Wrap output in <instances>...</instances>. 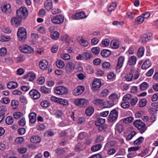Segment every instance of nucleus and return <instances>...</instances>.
<instances>
[{"instance_id":"nucleus-1","label":"nucleus","mask_w":158,"mask_h":158,"mask_svg":"<svg viewBox=\"0 0 158 158\" xmlns=\"http://www.w3.org/2000/svg\"><path fill=\"white\" fill-rule=\"evenodd\" d=\"M133 125L138 129L141 133H143L147 129L145 124L140 119L135 121L133 123Z\"/></svg>"},{"instance_id":"nucleus-2","label":"nucleus","mask_w":158,"mask_h":158,"mask_svg":"<svg viewBox=\"0 0 158 158\" xmlns=\"http://www.w3.org/2000/svg\"><path fill=\"white\" fill-rule=\"evenodd\" d=\"M16 14L18 18L22 19H25L28 15L27 10L25 7H21L16 11Z\"/></svg>"},{"instance_id":"nucleus-3","label":"nucleus","mask_w":158,"mask_h":158,"mask_svg":"<svg viewBox=\"0 0 158 158\" xmlns=\"http://www.w3.org/2000/svg\"><path fill=\"white\" fill-rule=\"evenodd\" d=\"M17 35L19 40H25L27 37L26 29L23 27L19 28L18 30Z\"/></svg>"},{"instance_id":"nucleus-4","label":"nucleus","mask_w":158,"mask_h":158,"mask_svg":"<svg viewBox=\"0 0 158 158\" xmlns=\"http://www.w3.org/2000/svg\"><path fill=\"white\" fill-rule=\"evenodd\" d=\"M54 92L57 94L63 95L67 94L68 90L67 88L65 87L59 86L55 88Z\"/></svg>"},{"instance_id":"nucleus-5","label":"nucleus","mask_w":158,"mask_h":158,"mask_svg":"<svg viewBox=\"0 0 158 158\" xmlns=\"http://www.w3.org/2000/svg\"><path fill=\"white\" fill-rule=\"evenodd\" d=\"M64 17L61 15L54 16L51 18V21L52 23L56 24L62 23L64 22Z\"/></svg>"},{"instance_id":"nucleus-6","label":"nucleus","mask_w":158,"mask_h":158,"mask_svg":"<svg viewBox=\"0 0 158 158\" xmlns=\"http://www.w3.org/2000/svg\"><path fill=\"white\" fill-rule=\"evenodd\" d=\"M19 50L23 53L30 54L33 52V49L27 45H21L19 48Z\"/></svg>"},{"instance_id":"nucleus-7","label":"nucleus","mask_w":158,"mask_h":158,"mask_svg":"<svg viewBox=\"0 0 158 158\" xmlns=\"http://www.w3.org/2000/svg\"><path fill=\"white\" fill-rule=\"evenodd\" d=\"M30 98L33 100L38 99L40 97V93L36 89H32L29 93Z\"/></svg>"},{"instance_id":"nucleus-8","label":"nucleus","mask_w":158,"mask_h":158,"mask_svg":"<svg viewBox=\"0 0 158 158\" xmlns=\"http://www.w3.org/2000/svg\"><path fill=\"white\" fill-rule=\"evenodd\" d=\"M118 115V111L115 109L111 110L109 115L108 120L109 122H113L116 120Z\"/></svg>"},{"instance_id":"nucleus-9","label":"nucleus","mask_w":158,"mask_h":158,"mask_svg":"<svg viewBox=\"0 0 158 158\" xmlns=\"http://www.w3.org/2000/svg\"><path fill=\"white\" fill-rule=\"evenodd\" d=\"M93 103L95 105L102 108H105L108 107L106 102H104L102 99H96L93 101Z\"/></svg>"},{"instance_id":"nucleus-10","label":"nucleus","mask_w":158,"mask_h":158,"mask_svg":"<svg viewBox=\"0 0 158 158\" xmlns=\"http://www.w3.org/2000/svg\"><path fill=\"white\" fill-rule=\"evenodd\" d=\"M101 85V81L98 79H96L94 81L92 84V89L94 91H98Z\"/></svg>"},{"instance_id":"nucleus-11","label":"nucleus","mask_w":158,"mask_h":158,"mask_svg":"<svg viewBox=\"0 0 158 158\" xmlns=\"http://www.w3.org/2000/svg\"><path fill=\"white\" fill-rule=\"evenodd\" d=\"M75 104L78 106H82L87 105L88 101L83 98H77L75 100Z\"/></svg>"},{"instance_id":"nucleus-12","label":"nucleus","mask_w":158,"mask_h":158,"mask_svg":"<svg viewBox=\"0 0 158 158\" xmlns=\"http://www.w3.org/2000/svg\"><path fill=\"white\" fill-rule=\"evenodd\" d=\"M85 90L84 87L80 85L76 87L73 91V94L75 96H78L82 94Z\"/></svg>"},{"instance_id":"nucleus-13","label":"nucleus","mask_w":158,"mask_h":158,"mask_svg":"<svg viewBox=\"0 0 158 158\" xmlns=\"http://www.w3.org/2000/svg\"><path fill=\"white\" fill-rule=\"evenodd\" d=\"M21 20L22 19L19 18L13 17L10 20V22L13 26L17 27L20 25Z\"/></svg>"},{"instance_id":"nucleus-14","label":"nucleus","mask_w":158,"mask_h":158,"mask_svg":"<svg viewBox=\"0 0 158 158\" xmlns=\"http://www.w3.org/2000/svg\"><path fill=\"white\" fill-rule=\"evenodd\" d=\"M86 17L87 16H85V13L84 11L77 13L72 16L73 19L77 20L82 19Z\"/></svg>"},{"instance_id":"nucleus-15","label":"nucleus","mask_w":158,"mask_h":158,"mask_svg":"<svg viewBox=\"0 0 158 158\" xmlns=\"http://www.w3.org/2000/svg\"><path fill=\"white\" fill-rule=\"evenodd\" d=\"M152 38V34L150 33L144 34L141 37V41L143 43H146L151 40Z\"/></svg>"},{"instance_id":"nucleus-16","label":"nucleus","mask_w":158,"mask_h":158,"mask_svg":"<svg viewBox=\"0 0 158 158\" xmlns=\"http://www.w3.org/2000/svg\"><path fill=\"white\" fill-rule=\"evenodd\" d=\"M23 77L24 79H27L29 81H32L34 80L36 77V75L35 73L30 72L25 75Z\"/></svg>"},{"instance_id":"nucleus-17","label":"nucleus","mask_w":158,"mask_h":158,"mask_svg":"<svg viewBox=\"0 0 158 158\" xmlns=\"http://www.w3.org/2000/svg\"><path fill=\"white\" fill-rule=\"evenodd\" d=\"M135 72L134 69H132L128 74H127L125 76L126 80L128 81H130L133 80V73Z\"/></svg>"},{"instance_id":"nucleus-18","label":"nucleus","mask_w":158,"mask_h":158,"mask_svg":"<svg viewBox=\"0 0 158 158\" xmlns=\"http://www.w3.org/2000/svg\"><path fill=\"white\" fill-rule=\"evenodd\" d=\"M1 10L4 13H10L11 11L10 5L9 3L5 4L1 7Z\"/></svg>"},{"instance_id":"nucleus-19","label":"nucleus","mask_w":158,"mask_h":158,"mask_svg":"<svg viewBox=\"0 0 158 158\" xmlns=\"http://www.w3.org/2000/svg\"><path fill=\"white\" fill-rule=\"evenodd\" d=\"M137 61L136 57L134 56L130 57L128 59L127 64L129 66L134 65Z\"/></svg>"},{"instance_id":"nucleus-20","label":"nucleus","mask_w":158,"mask_h":158,"mask_svg":"<svg viewBox=\"0 0 158 158\" xmlns=\"http://www.w3.org/2000/svg\"><path fill=\"white\" fill-rule=\"evenodd\" d=\"M77 40L79 44L82 46L87 47L88 44V42L82 37L79 36L77 38Z\"/></svg>"},{"instance_id":"nucleus-21","label":"nucleus","mask_w":158,"mask_h":158,"mask_svg":"<svg viewBox=\"0 0 158 158\" xmlns=\"http://www.w3.org/2000/svg\"><path fill=\"white\" fill-rule=\"evenodd\" d=\"M124 57L123 56H121L118 58L116 67L117 69H119L122 67L124 61Z\"/></svg>"},{"instance_id":"nucleus-22","label":"nucleus","mask_w":158,"mask_h":158,"mask_svg":"<svg viewBox=\"0 0 158 158\" xmlns=\"http://www.w3.org/2000/svg\"><path fill=\"white\" fill-rule=\"evenodd\" d=\"M116 144V141L114 140H111L107 142L106 144L104 149L105 150H107L110 148L114 146Z\"/></svg>"},{"instance_id":"nucleus-23","label":"nucleus","mask_w":158,"mask_h":158,"mask_svg":"<svg viewBox=\"0 0 158 158\" xmlns=\"http://www.w3.org/2000/svg\"><path fill=\"white\" fill-rule=\"evenodd\" d=\"M152 64L149 59L146 60L143 62L141 66L143 69H145L149 67Z\"/></svg>"},{"instance_id":"nucleus-24","label":"nucleus","mask_w":158,"mask_h":158,"mask_svg":"<svg viewBox=\"0 0 158 158\" xmlns=\"http://www.w3.org/2000/svg\"><path fill=\"white\" fill-rule=\"evenodd\" d=\"M36 114L34 112L31 113L29 115L30 122L33 124L36 121Z\"/></svg>"},{"instance_id":"nucleus-25","label":"nucleus","mask_w":158,"mask_h":158,"mask_svg":"<svg viewBox=\"0 0 158 158\" xmlns=\"http://www.w3.org/2000/svg\"><path fill=\"white\" fill-rule=\"evenodd\" d=\"M48 64V62L45 60H43L40 61L39 65L40 68L42 69H44Z\"/></svg>"},{"instance_id":"nucleus-26","label":"nucleus","mask_w":158,"mask_h":158,"mask_svg":"<svg viewBox=\"0 0 158 158\" xmlns=\"http://www.w3.org/2000/svg\"><path fill=\"white\" fill-rule=\"evenodd\" d=\"M41 138L38 135H34L30 138V141L31 142L34 143H38L41 141Z\"/></svg>"},{"instance_id":"nucleus-27","label":"nucleus","mask_w":158,"mask_h":158,"mask_svg":"<svg viewBox=\"0 0 158 158\" xmlns=\"http://www.w3.org/2000/svg\"><path fill=\"white\" fill-rule=\"evenodd\" d=\"M45 8L48 10L51 9L52 7V1L51 0H47L44 3Z\"/></svg>"},{"instance_id":"nucleus-28","label":"nucleus","mask_w":158,"mask_h":158,"mask_svg":"<svg viewBox=\"0 0 158 158\" xmlns=\"http://www.w3.org/2000/svg\"><path fill=\"white\" fill-rule=\"evenodd\" d=\"M18 85L17 83L15 82H9L7 84V87L9 89H14L17 87Z\"/></svg>"},{"instance_id":"nucleus-29","label":"nucleus","mask_w":158,"mask_h":158,"mask_svg":"<svg viewBox=\"0 0 158 158\" xmlns=\"http://www.w3.org/2000/svg\"><path fill=\"white\" fill-rule=\"evenodd\" d=\"M98 130L100 131H102L104 133H106L109 131V129L108 128L107 126L104 125L100 126L98 128Z\"/></svg>"},{"instance_id":"nucleus-30","label":"nucleus","mask_w":158,"mask_h":158,"mask_svg":"<svg viewBox=\"0 0 158 158\" xmlns=\"http://www.w3.org/2000/svg\"><path fill=\"white\" fill-rule=\"evenodd\" d=\"M110 51L108 49H103L101 52V56L104 57H107L111 54Z\"/></svg>"},{"instance_id":"nucleus-31","label":"nucleus","mask_w":158,"mask_h":158,"mask_svg":"<svg viewBox=\"0 0 158 158\" xmlns=\"http://www.w3.org/2000/svg\"><path fill=\"white\" fill-rule=\"evenodd\" d=\"M75 64L72 62L68 63L66 66V69L67 71H71L74 68Z\"/></svg>"},{"instance_id":"nucleus-32","label":"nucleus","mask_w":158,"mask_h":158,"mask_svg":"<svg viewBox=\"0 0 158 158\" xmlns=\"http://www.w3.org/2000/svg\"><path fill=\"white\" fill-rule=\"evenodd\" d=\"M93 57L91 53L88 52L83 53V60H89Z\"/></svg>"},{"instance_id":"nucleus-33","label":"nucleus","mask_w":158,"mask_h":158,"mask_svg":"<svg viewBox=\"0 0 158 158\" xmlns=\"http://www.w3.org/2000/svg\"><path fill=\"white\" fill-rule=\"evenodd\" d=\"M144 140V138L142 136H140L134 141V144L135 145H139L143 143Z\"/></svg>"},{"instance_id":"nucleus-34","label":"nucleus","mask_w":158,"mask_h":158,"mask_svg":"<svg viewBox=\"0 0 158 158\" xmlns=\"http://www.w3.org/2000/svg\"><path fill=\"white\" fill-rule=\"evenodd\" d=\"M110 45L114 49H117L119 46L118 42L115 40H113L111 41Z\"/></svg>"},{"instance_id":"nucleus-35","label":"nucleus","mask_w":158,"mask_h":158,"mask_svg":"<svg viewBox=\"0 0 158 158\" xmlns=\"http://www.w3.org/2000/svg\"><path fill=\"white\" fill-rule=\"evenodd\" d=\"M105 122V119L101 118H98L95 122L96 126H100L102 124L104 123Z\"/></svg>"},{"instance_id":"nucleus-36","label":"nucleus","mask_w":158,"mask_h":158,"mask_svg":"<svg viewBox=\"0 0 158 158\" xmlns=\"http://www.w3.org/2000/svg\"><path fill=\"white\" fill-rule=\"evenodd\" d=\"M84 149L83 147V144L81 143H78L75 146V150L76 152H80Z\"/></svg>"},{"instance_id":"nucleus-37","label":"nucleus","mask_w":158,"mask_h":158,"mask_svg":"<svg viewBox=\"0 0 158 158\" xmlns=\"http://www.w3.org/2000/svg\"><path fill=\"white\" fill-rule=\"evenodd\" d=\"M50 35L52 39L57 40L59 37V33L57 31H52Z\"/></svg>"},{"instance_id":"nucleus-38","label":"nucleus","mask_w":158,"mask_h":158,"mask_svg":"<svg viewBox=\"0 0 158 158\" xmlns=\"http://www.w3.org/2000/svg\"><path fill=\"white\" fill-rule=\"evenodd\" d=\"M115 130L116 131H118L119 133H121L123 131V125L117 123L115 126Z\"/></svg>"},{"instance_id":"nucleus-39","label":"nucleus","mask_w":158,"mask_h":158,"mask_svg":"<svg viewBox=\"0 0 158 158\" xmlns=\"http://www.w3.org/2000/svg\"><path fill=\"white\" fill-rule=\"evenodd\" d=\"M40 90L44 94H49L51 92V89L49 88H47L44 86H42L40 87Z\"/></svg>"},{"instance_id":"nucleus-40","label":"nucleus","mask_w":158,"mask_h":158,"mask_svg":"<svg viewBox=\"0 0 158 158\" xmlns=\"http://www.w3.org/2000/svg\"><path fill=\"white\" fill-rule=\"evenodd\" d=\"M144 48L143 47H141L139 49L137 52L138 57L141 58L143 56L144 53Z\"/></svg>"},{"instance_id":"nucleus-41","label":"nucleus","mask_w":158,"mask_h":158,"mask_svg":"<svg viewBox=\"0 0 158 158\" xmlns=\"http://www.w3.org/2000/svg\"><path fill=\"white\" fill-rule=\"evenodd\" d=\"M5 121L6 124L11 125L13 123L14 119L12 116H8L6 118Z\"/></svg>"},{"instance_id":"nucleus-42","label":"nucleus","mask_w":158,"mask_h":158,"mask_svg":"<svg viewBox=\"0 0 158 158\" xmlns=\"http://www.w3.org/2000/svg\"><path fill=\"white\" fill-rule=\"evenodd\" d=\"M140 88L141 90H145L147 89L149 86L148 84L146 82H144L139 85Z\"/></svg>"},{"instance_id":"nucleus-43","label":"nucleus","mask_w":158,"mask_h":158,"mask_svg":"<svg viewBox=\"0 0 158 158\" xmlns=\"http://www.w3.org/2000/svg\"><path fill=\"white\" fill-rule=\"evenodd\" d=\"M102 147V145L98 144L93 146L91 148V150L93 152H96L100 150Z\"/></svg>"},{"instance_id":"nucleus-44","label":"nucleus","mask_w":158,"mask_h":158,"mask_svg":"<svg viewBox=\"0 0 158 158\" xmlns=\"http://www.w3.org/2000/svg\"><path fill=\"white\" fill-rule=\"evenodd\" d=\"M94 111V108L91 107H89L86 110L85 113L87 115L90 116L93 114Z\"/></svg>"},{"instance_id":"nucleus-45","label":"nucleus","mask_w":158,"mask_h":158,"mask_svg":"<svg viewBox=\"0 0 158 158\" xmlns=\"http://www.w3.org/2000/svg\"><path fill=\"white\" fill-rule=\"evenodd\" d=\"M58 103L64 106H68L69 104V102L67 99L61 98H59Z\"/></svg>"},{"instance_id":"nucleus-46","label":"nucleus","mask_w":158,"mask_h":158,"mask_svg":"<svg viewBox=\"0 0 158 158\" xmlns=\"http://www.w3.org/2000/svg\"><path fill=\"white\" fill-rule=\"evenodd\" d=\"M57 66L60 69L63 68L64 66V62L61 60H57L56 63Z\"/></svg>"},{"instance_id":"nucleus-47","label":"nucleus","mask_w":158,"mask_h":158,"mask_svg":"<svg viewBox=\"0 0 158 158\" xmlns=\"http://www.w3.org/2000/svg\"><path fill=\"white\" fill-rule=\"evenodd\" d=\"M13 115L15 118L19 119L23 116V114L21 112H15L13 114Z\"/></svg>"},{"instance_id":"nucleus-48","label":"nucleus","mask_w":158,"mask_h":158,"mask_svg":"<svg viewBox=\"0 0 158 158\" xmlns=\"http://www.w3.org/2000/svg\"><path fill=\"white\" fill-rule=\"evenodd\" d=\"M147 101L146 98H143L140 100L139 102V106L140 107H143L146 106Z\"/></svg>"},{"instance_id":"nucleus-49","label":"nucleus","mask_w":158,"mask_h":158,"mask_svg":"<svg viewBox=\"0 0 158 158\" xmlns=\"http://www.w3.org/2000/svg\"><path fill=\"white\" fill-rule=\"evenodd\" d=\"M144 21L143 18L141 16L138 17L135 19V23L139 24L142 23Z\"/></svg>"},{"instance_id":"nucleus-50","label":"nucleus","mask_w":158,"mask_h":158,"mask_svg":"<svg viewBox=\"0 0 158 158\" xmlns=\"http://www.w3.org/2000/svg\"><path fill=\"white\" fill-rule=\"evenodd\" d=\"M116 6L117 5L115 3H112L108 8V11L111 12L112 10H114L116 9Z\"/></svg>"},{"instance_id":"nucleus-51","label":"nucleus","mask_w":158,"mask_h":158,"mask_svg":"<svg viewBox=\"0 0 158 158\" xmlns=\"http://www.w3.org/2000/svg\"><path fill=\"white\" fill-rule=\"evenodd\" d=\"M55 152L58 155H60L64 154L65 152L63 148H58L55 149Z\"/></svg>"},{"instance_id":"nucleus-52","label":"nucleus","mask_w":158,"mask_h":158,"mask_svg":"<svg viewBox=\"0 0 158 158\" xmlns=\"http://www.w3.org/2000/svg\"><path fill=\"white\" fill-rule=\"evenodd\" d=\"M7 53V50L5 48H2L0 49V56H4Z\"/></svg>"},{"instance_id":"nucleus-53","label":"nucleus","mask_w":158,"mask_h":158,"mask_svg":"<svg viewBox=\"0 0 158 158\" xmlns=\"http://www.w3.org/2000/svg\"><path fill=\"white\" fill-rule=\"evenodd\" d=\"M133 119L134 118L133 117L130 116L124 118L123 120V122L125 123H131Z\"/></svg>"},{"instance_id":"nucleus-54","label":"nucleus","mask_w":158,"mask_h":158,"mask_svg":"<svg viewBox=\"0 0 158 158\" xmlns=\"http://www.w3.org/2000/svg\"><path fill=\"white\" fill-rule=\"evenodd\" d=\"M91 51L94 54L97 55L99 53L100 50L99 47H96L92 48Z\"/></svg>"},{"instance_id":"nucleus-55","label":"nucleus","mask_w":158,"mask_h":158,"mask_svg":"<svg viewBox=\"0 0 158 158\" xmlns=\"http://www.w3.org/2000/svg\"><path fill=\"white\" fill-rule=\"evenodd\" d=\"M18 124L21 126H23L26 124V120L24 117L22 118L19 121H18Z\"/></svg>"},{"instance_id":"nucleus-56","label":"nucleus","mask_w":158,"mask_h":158,"mask_svg":"<svg viewBox=\"0 0 158 158\" xmlns=\"http://www.w3.org/2000/svg\"><path fill=\"white\" fill-rule=\"evenodd\" d=\"M136 134V132L135 131L132 132L127 136L126 138L127 140L128 141L130 140L133 138Z\"/></svg>"},{"instance_id":"nucleus-57","label":"nucleus","mask_w":158,"mask_h":158,"mask_svg":"<svg viewBox=\"0 0 158 158\" xmlns=\"http://www.w3.org/2000/svg\"><path fill=\"white\" fill-rule=\"evenodd\" d=\"M109 93V91L108 89H105L101 92L100 96L102 97H105L108 95Z\"/></svg>"},{"instance_id":"nucleus-58","label":"nucleus","mask_w":158,"mask_h":158,"mask_svg":"<svg viewBox=\"0 0 158 158\" xmlns=\"http://www.w3.org/2000/svg\"><path fill=\"white\" fill-rule=\"evenodd\" d=\"M126 154L125 150L124 149H120L117 152L116 156H124Z\"/></svg>"},{"instance_id":"nucleus-59","label":"nucleus","mask_w":158,"mask_h":158,"mask_svg":"<svg viewBox=\"0 0 158 158\" xmlns=\"http://www.w3.org/2000/svg\"><path fill=\"white\" fill-rule=\"evenodd\" d=\"M60 56L61 58L64 60H69L70 58V56L66 53L62 54Z\"/></svg>"},{"instance_id":"nucleus-60","label":"nucleus","mask_w":158,"mask_h":158,"mask_svg":"<svg viewBox=\"0 0 158 158\" xmlns=\"http://www.w3.org/2000/svg\"><path fill=\"white\" fill-rule=\"evenodd\" d=\"M130 104L129 102H125L121 104V106L123 108H127L129 107Z\"/></svg>"},{"instance_id":"nucleus-61","label":"nucleus","mask_w":158,"mask_h":158,"mask_svg":"<svg viewBox=\"0 0 158 158\" xmlns=\"http://www.w3.org/2000/svg\"><path fill=\"white\" fill-rule=\"evenodd\" d=\"M40 105L43 107H47L50 105V104L48 101H44L41 102Z\"/></svg>"},{"instance_id":"nucleus-62","label":"nucleus","mask_w":158,"mask_h":158,"mask_svg":"<svg viewBox=\"0 0 158 158\" xmlns=\"http://www.w3.org/2000/svg\"><path fill=\"white\" fill-rule=\"evenodd\" d=\"M25 59V57L23 55H20L16 58L17 62H19L23 61Z\"/></svg>"},{"instance_id":"nucleus-63","label":"nucleus","mask_w":158,"mask_h":158,"mask_svg":"<svg viewBox=\"0 0 158 158\" xmlns=\"http://www.w3.org/2000/svg\"><path fill=\"white\" fill-rule=\"evenodd\" d=\"M109 98L110 100L114 101L118 99V95L116 94H113L109 96Z\"/></svg>"},{"instance_id":"nucleus-64","label":"nucleus","mask_w":158,"mask_h":158,"mask_svg":"<svg viewBox=\"0 0 158 158\" xmlns=\"http://www.w3.org/2000/svg\"><path fill=\"white\" fill-rule=\"evenodd\" d=\"M104 139V137L102 135H99L96 138L95 140V142L96 143H100L103 141Z\"/></svg>"}]
</instances>
